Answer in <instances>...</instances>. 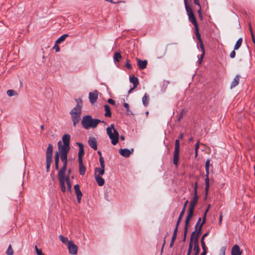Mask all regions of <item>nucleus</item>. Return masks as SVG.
Wrapping results in <instances>:
<instances>
[{"instance_id": "nucleus-1", "label": "nucleus", "mask_w": 255, "mask_h": 255, "mask_svg": "<svg viewBox=\"0 0 255 255\" xmlns=\"http://www.w3.org/2000/svg\"><path fill=\"white\" fill-rule=\"evenodd\" d=\"M59 153L57 151L55 155V169L58 170V179L59 181V186L61 192L65 193L66 191L65 183L67 186V191L71 192L72 185L70 182V178L68 176H65L67 164H63V166L59 169Z\"/></svg>"}, {"instance_id": "nucleus-2", "label": "nucleus", "mask_w": 255, "mask_h": 255, "mask_svg": "<svg viewBox=\"0 0 255 255\" xmlns=\"http://www.w3.org/2000/svg\"><path fill=\"white\" fill-rule=\"evenodd\" d=\"M70 134H65L62 136L63 145H62L61 141L58 142V149L60 152V158L63 164H67V154L70 149Z\"/></svg>"}, {"instance_id": "nucleus-3", "label": "nucleus", "mask_w": 255, "mask_h": 255, "mask_svg": "<svg viewBox=\"0 0 255 255\" xmlns=\"http://www.w3.org/2000/svg\"><path fill=\"white\" fill-rule=\"evenodd\" d=\"M77 104L70 112L73 126L76 127L79 124L82 114V101L81 99L76 100Z\"/></svg>"}, {"instance_id": "nucleus-4", "label": "nucleus", "mask_w": 255, "mask_h": 255, "mask_svg": "<svg viewBox=\"0 0 255 255\" xmlns=\"http://www.w3.org/2000/svg\"><path fill=\"white\" fill-rule=\"evenodd\" d=\"M100 123H104V121L99 119H93L90 115L84 116L81 121V124L85 129H88L90 128H96Z\"/></svg>"}, {"instance_id": "nucleus-5", "label": "nucleus", "mask_w": 255, "mask_h": 255, "mask_svg": "<svg viewBox=\"0 0 255 255\" xmlns=\"http://www.w3.org/2000/svg\"><path fill=\"white\" fill-rule=\"evenodd\" d=\"M205 222L206 213H204L202 222L200 224L199 226H198L197 228H195V231L192 233L190 238L191 241H193V242L199 243V239L202 233V227L203 225L205 224Z\"/></svg>"}, {"instance_id": "nucleus-6", "label": "nucleus", "mask_w": 255, "mask_h": 255, "mask_svg": "<svg viewBox=\"0 0 255 255\" xmlns=\"http://www.w3.org/2000/svg\"><path fill=\"white\" fill-rule=\"evenodd\" d=\"M186 11L188 16L189 20L194 25L195 27V32H199V29L198 24L194 14L193 12L192 7L186 6Z\"/></svg>"}, {"instance_id": "nucleus-7", "label": "nucleus", "mask_w": 255, "mask_h": 255, "mask_svg": "<svg viewBox=\"0 0 255 255\" xmlns=\"http://www.w3.org/2000/svg\"><path fill=\"white\" fill-rule=\"evenodd\" d=\"M107 133L109 138L111 139L112 144L114 145H116L119 140V134L118 131L116 129H114V131L113 132L109 128H107Z\"/></svg>"}, {"instance_id": "nucleus-8", "label": "nucleus", "mask_w": 255, "mask_h": 255, "mask_svg": "<svg viewBox=\"0 0 255 255\" xmlns=\"http://www.w3.org/2000/svg\"><path fill=\"white\" fill-rule=\"evenodd\" d=\"M180 151V141L179 139H176L175 142V148L173 153V164L177 166L179 160V155Z\"/></svg>"}, {"instance_id": "nucleus-9", "label": "nucleus", "mask_w": 255, "mask_h": 255, "mask_svg": "<svg viewBox=\"0 0 255 255\" xmlns=\"http://www.w3.org/2000/svg\"><path fill=\"white\" fill-rule=\"evenodd\" d=\"M197 188H198V183L196 182L195 183V187L194 188V196L192 200L191 201L189 208L194 209L198 203V196L197 195Z\"/></svg>"}, {"instance_id": "nucleus-10", "label": "nucleus", "mask_w": 255, "mask_h": 255, "mask_svg": "<svg viewBox=\"0 0 255 255\" xmlns=\"http://www.w3.org/2000/svg\"><path fill=\"white\" fill-rule=\"evenodd\" d=\"M99 161L101 166V168L96 167L95 169L94 176H100L103 175L105 173V161L103 157H100Z\"/></svg>"}, {"instance_id": "nucleus-11", "label": "nucleus", "mask_w": 255, "mask_h": 255, "mask_svg": "<svg viewBox=\"0 0 255 255\" xmlns=\"http://www.w3.org/2000/svg\"><path fill=\"white\" fill-rule=\"evenodd\" d=\"M209 166H210V160L208 159L206 160L205 163V169H206V178L205 179V190L206 192H208L210 184H209Z\"/></svg>"}, {"instance_id": "nucleus-12", "label": "nucleus", "mask_w": 255, "mask_h": 255, "mask_svg": "<svg viewBox=\"0 0 255 255\" xmlns=\"http://www.w3.org/2000/svg\"><path fill=\"white\" fill-rule=\"evenodd\" d=\"M69 253L71 255H76L78 252V247L75 245L71 241H70L68 245Z\"/></svg>"}, {"instance_id": "nucleus-13", "label": "nucleus", "mask_w": 255, "mask_h": 255, "mask_svg": "<svg viewBox=\"0 0 255 255\" xmlns=\"http://www.w3.org/2000/svg\"><path fill=\"white\" fill-rule=\"evenodd\" d=\"M133 152V149L130 150L128 148L121 149L119 150L120 154L125 157H128L130 154Z\"/></svg>"}, {"instance_id": "nucleus-14", "label": "nucleus", "mask_w": 255, "mask_h": 255, "mask_svg": "<svg viewBox=\"0 0 255 255\" xmlns=\"http://www.w3.org/2000/svg\"><path fill=\"white\" fill-rule=\"evenodd\" d=\"M74 188L75 191V194L77 196V201L80 203L83 196V194L80 189V186L79 184H76L74 186Z\"/></svg>"}, {"instance_id": "nucleus-15", "label": "nucleus", "mask_w": 255, "mask_h": 255, "mask_svg": "<svg viewBox=\"0 0 255 255\" xmlns=\"http://www.w3.org/2000/svg\"><path fill=\"white\" fill-rule=\"evenodd\" d=\"M98 92L95 91L93 92H90L89 94V100L92 104L95 103L98 99Z\"/></svg>"}, {"instance_id": "nucleus-16", "label": "nucleus", "mask_w": 255, "mask_h": 255, "mask_svg": "<svg viewBox=\"0 0 255 255\" xmlns=\"http://www.w3.org/2000/svg\"><path fill=\"white\" fill-rule=\"evenodd\" d=\"M88 144L91 148L94 150L97 149V142L95 137H90L88 140Z\"/></svg>"}, {"instance_id": "nucleus-17", "label": "nucleus", "mask_w": 255, "mask_h": 255, "mask_svg": "<svg viewBox=\"0 0 255 255\" xmlns=\"http://www.w3.org/2000/svg\"><path fill=\"white\" fill-rule=\"evenodd\" d=\"M242 251L240 250L238 245H234L231 250L232 255H242Z\"/></svg>"}, {"instance_id": "nucleus-18", "label": "nucleus", "mask_w": 255, "mask_h": 255, "mask_svg": "<svg viewBox=\"0 0 255 255\" xmlns=\"http://www.w3.org/2000/svg\"><path fill=\"white\" fill-rule=\"evenodd\" d=\"M53 147L52 144H49L47 147L46 156V159H52V153H53Z\"/></svg>"}, {"instance_id": "nucleus-19", "label": "nucleus", "mask_w": 255, "mask_h": 255, "mask_svg": "<svg viewBox=\"0 0 255 255\" xmlns=\"http://www.w3.org/2000/svg\"><path fill=\"white\" fill-rule=\"evenodd\" d=\"M194 211V209L189 208L188 215L186 218V220L185 221V226H189L190 220L193 216Z\"/></svg>"}, {"instance_id": "nucleus-20", "label": "nucleus", "mask_w": 255, "mask_h": 255, "mask_svg": "<svg viewBox=\"0 0 255 255\" xmlns=\"http://www.w3.org/2000/svg\"><path fill=\"white\" fill-rule=\"evenodd\" d=\"M137 65L140 69H144L146 67L147 61L146 60H141L137 58Z\"/></svg>"}, {"instance_id": "nucleus-21", "label": "nucleus", "mask_w": 255, "mask_h": 255, "mask_svg": "<svg viewBox=\"0 0 255 255\" xmlns=\"http://www.w3.org/2000/svg\"><path fill=\"white\" fill-rule=\"evenodd\" d=\"M188 203V201L187 200L185 202V203L184 204L183 209H182L181 212H180V215H179V216L178 217V220H177V221L178 222V223H180V222H181V221L182 220V217H183V215H184V214L185 213L186 208V206H187V205Z\"/></svg>"}, {"instance_id": "nucleus-22", "label": "nucleus", "mask_w": 255, "mask_h": 255, "mask_svg": "<svg viewBox=\"0 0 255 255\" xmlns=\"http://www.w3.org/2000/svg\"><path fill=\"white\" fill-rule=\"evenodd\" d=\"M129 81L130 82L132 83L133 84V89H135L137 87L139 82L138 79L136 77H135L134 76H130L129 77Z\"/></svg>"}, {"instance_id": "nucleus-23", "label": "nucleus", "mask_w": 255, "mask_h": 255, "mask_svg": "<svg viewBox=\"0 0 255 255\" xmlns=\"http://www.w3.org/2000/svg\"><path fill=\"white\" fill-rule=\"evenodd\" d=\"M239 81H240V76L239 75H237L235 76L233 81L231 83V86H230L231 89H232V88L235 87L236 86H237L239 84Z\"/></svg>"}, {"instance_id": "nucleus-24", "label": "nucleus", "mask_w": 255, "mask_h": 255, "mask_svg": "<svg viewBox=\"0 0 255 255\" xmlns=\"http://www.w3.org/2000/svg\"><path fill=\"white\" fill-rule=\"evenodd\" d=\"M195 35H196V37L197 38V39L198 40V41H199V42L200 43V47L202 51H205L204 46V44L203 43V41H202V40L201 39V35H200V34L199 33V31L195 32Z\"/></svg>"}, {"instance_id": "nucleus-25", "label": "nucleus", "mask_w": 255, "mask_h": 255, "mask_svg": "<svg viewBox=\"0 0 255 255\" xmlns=\"http://www.w3.org/2000/svg\"><path fill=\"white\" fill-rule=\"evenodd\" d=\"M95 180L100 186H102L105 184V180L100 176H94Z\"/></svg>"}, {"instance_id": "nucleus-26", "label": "nucleus", "mask_w": 255, "mask_h": 255, "mask_svg": "<svg viewBox=\"0 0 255 255\" xmlns=\"http://www.w3.org/2000/svg\"><path fill=\"white\" fill-rule=\"evenodd\" d=\"M104 108L106 112L105 114V116L106 117H111L112 113L111 111L110 107L108 105H105L104 106Z\"/></svg>"}, {"instance_id": "nucleus-27", "label": "nucleus", "mask_w": 255, "mask_h": 255, "mask_svg": "<svg viewBox=\"0 0 255 255\" xmlns=\"http://www.w3.org/2000/svg\"><path fill=\"white\" fill-rule=\"evenodd\" d=\"M77 144L79 147V150L78 152V156H83L84 154V145L80 142H77Z\"/></svg>"}, {"instance_id": "nucleus-28", "label": "nucleus", "mask_w": 255, "mask_h": 255, "mask_svg": "<svg viewBox=\"0 0 255 255\" xmlns=\"http://www.w3.org/2000/svg\"><path fill=\"white\" fill-rule=\"evenodd\" d=\"M142 104L144 106H147L149 104V98L147 94H145L142 99Z\"/></svg>"}, {"instance_id": "nucleus-29", "label": "nucleus", "mask_w": 255, "mask_h": 255, "mask_svg": "<svg viewBox=\"0 0 255 255\" xmlns=\"http://www.w3.org/2000/svg\"><path fill=\"white\" fill-rule=\"evenodd\" d=\"M194 244V251L195 252L194 255H198L200 252V248L199 245V243L198 242H193Z\"/></svg>"}, {"instance_id": "nucleus-30", "label": "nucleus", "mask_w": 255, "mask_h": 255, "mask_svg": "<svg viewBox=\"0 0 255 255\" xmlns=\"http://www.w3.org/2000/svg\"><path fill=\"white\" fill-rule=\"evenodd\" d=\"M68 36V34H65L61 35L56 41V44H60L63 41H64L66 37Z\"/></svg>"}, {"instance_id": "nucleus-31", "label": "nucleus", "mask_w": 255, "mask_h": 255, "mask_svg": "<svg viewBox=\"0 0 255 255\" xmlns=\"http://www.w3.org/2000/svg\"><path fill=\"white\" fill-rule=\"evenodd\" d=\"M243 42L242 38H240L236 42L234 50H238L241 46Z\"/></svg>"}, {"instance_id": "nucleus-32", "label": "nucleus", "mask_w": 255, "mask_h": 255, "mask_svg": "<svg viewBox=\"0 0 255 255\" xmlns=\"http://www.w3.org/2000/svg\"><path fill=\"white\" fill-rule=\"evenodd\" d=\"M121 58H122V55L120 52H116L114 54V60L115 61L119 62Z\"/></svg>"}, {"instance_id": "nucleus-33", "label": "nucleus", "mask_w": 255, "mask_h": 255, "mask_svg": "<svg viewBox=\"0 0 255 255\" xmlns=\"http://www.w3.org/2000/svg\"><path fill=\"white\" fill-rule=\"evenodd\" d=\"M124 107L127 110V113L126 114L127 115H133L132 112L129 110V105L127 103H125L124 104Z\"/></svg>"}, {"instance_id": "nucleus-34", "label": "nucleus", "mask_w": 255, "mask_h": 255, "mask_svg": "<svg viewBox=\"0 0 255 255\" xmlns=\"http://www.w3.org/2000/svg\"><path fill=\"white\" fill-rule=\"evenodd\" d=\"M59 238L63 244H66L67 243H68L69 244V242L70 241L68 240V239L67 238L64 237L62 235H59Z\"/></svg>"}, {"instance_id": "nucleus-35", "label": "nucleus", "mask_w": 255, "mask_h": 255, "mask_svg": "<svg viewBox=\"0 0 255 255\" xmlns=\"http://www.w3.org/2000/svg\"><path fill=\"white\" fill-rule=\"evenodd\" d=\"M85 171H86V168H85V166L84 165V164L80 165H79V173L81 175H83L85 173Z\"/></svg>"}, {"instance_id": "nucleus-36", "label": "nucleus", "mask_w": 255, "mask_h": 255, "mask_svg": "<svg viewBox=\"0 0 255 255\" xmlns=\"http://www.w3.org/2000/svg\"><path fill=\"white\" fill-rule=\"evenodd\" d=\"M193 245H194L193 241H191V240H190L189 245V248H188V252H187V255H191Z\"/></svg>"}, {"instance_id": "nucleus-37", "label": "nucleus", "mask_w": 255, "mask_h": 255, "mask_svg": "<svg viewBox=\"0 0 255 255\" xmlns=\"http://www.w3.org/2000/svg\"><path fill=\"white\" fill-rule=\"evenodd\" d=\"M46 171L49 172L52 159H46Z\"/></svg>"}, {"instance_id": "nucleus-38", "label": "nucleus", "mask_w": 255, "mask_h": 255, "mask_svg": "<svg viewBox=\"0 0 255 255\" xmlns=\"http://www.w3.org/2000/svg\"><path fill=\"white\" fill-rule=\"evenodd\" d=\"M201 246H202V249H203V252L202 253H204V254H206L207 253V247H206V244H205V243L204 241H202L201 242Z\"/></svg>"}, {"instance_id": "nucleus-39", "label": "nucleus", "mask_w": 255, "mask_h": 255, "mask_svg": "<svg viewBox=\"0 0 255 255\" xmlns=\"http://www.w3.org/2000/svg\"><path fill=\"white\" fill-rule=\"evenodd\" d=\"M6 254L7 255H13V251L11 247V245H9L6 251Z\"/></svg>"}, {"instance_id": "nucleus-40", "label": "nucleus", "mask_w": 255, "mask_h": 255, "mask_svg": "<svg viewBox=\"0 0 255 255\" xmlns=\"http://www.w3.org/2000/svg\"><path fill=\"white\" fill-rule=\"evenodd\" d=\"M16 93V92L13 90H8L7 91V94L9 97L15 95Z\"/></svg>"}, {"instance_id": "nucleus-41", "label": "nucleus", "mask_w": 255, "mask_h": 255, "mask_svg": "<svg viewBox=\"0 0 255 255\" xmlns=\"http://www.w3.org/2000/svg\"><path fill=\"white\" fill-rule=\"evenodd\" d=\"M188 226H185L184 231V239H183L184 241H185L186 238V236H187V234L188 232Z\"/></svg>"}, {"instance_id": "nucleus-42", "label": "nucleus", "mask_w": 255, "mask_h": 255, "mask_svg": "<svg viewBox=\"0 0 255 255\" xmlns=\"http://www.w3.org/2000/svg\"><path fill=\"white\" fill-rule=\"evenodd\" d=\"M126 67L128 69H131L132 68V66L129 63V60L128 59L126 60Z\"/></svg>"}, {"instance_id": "nucleus-43", "label": "nucleus", "mask_w": 255, "mask_h": 255, "mask_svg": "<svg viewBox=\"0 0 255 255\" xmlns=\"http://www.w3.org/2000/svg\"><path fill=\"white\" fill-rule=\"evenodd\" d=\"M179 224L180 223H178V222L177 221L175 228L174 230L173 234L177 235L178 228Z\"/></svg>"}, {"instance_id": "nucleus-44", "label": "nucleus", "mask_w": 255, "mask_h": 255, "mask_svg": "<svg viewBox=\"0 0 255 255\" xmlns=\"http://www.w3.org/2000/svg\"><path fill=\"white\" fill-rule=\"evenodd\" d=\"M197 12H198V15H199V17H200V18L201 19H203V15H202V13L201 6H200V7H199V9L198 10Z\"/></svg>"}, {"instance_id": "nucleus-45", "label": "nucleus", "mask_w": 255, "mask_h": 255, "mask_svg": "<svg viewBox=\"0 0 255 255\" xmlns=\"http://www.w3.org/2000/svg\"><path fill=\"white\" fill-rule=\"evenodd\" d=\"M235 50H234H234H233V51L231 52V53H230V58H234L235 57V56H236V52H235Z\"/></svg>"}, {"instance_id": "nucleus-46", "label": "nucleus", "mask_w": 255, "mask_h": 255, "mask_svg": "<svg viewBox=\"0 0 255 255\" xmlns=\"http://www.w3.org/2000/svg\"><path fill=\"white\" fill-rule=\"evenodd\" d=\"M222 219H223V213H222V212H221L220 214V217H219V225H221L222 224Z\"/></svg>"}, {"instance_id": "nucleus-47", "label": "nucleus", "mask_w": 255, "mask_h": 255, "mask_svg": "<svg viewBox=\"0 0 255 255\" xmlns=\"http://www.w3.org/2000/svg\"><path fill=\"white\" fill-rule=\"evenodd\" d=\"M58 44H56L55 42V44L53 47V48L55 49L56 52H58L60 51V48L59 46L57 45Z\"/></svg>"}, {"instance_id": "nucleus-48", "label": "nucleus", "mask_w": 255, "mask_h": 255, "mask_svg": "<svg viewBox=\"0 0 255 255\" xmlns=\"http://www.w3.org/2000/svg\"><path fill=\"white\" fill-rule=\"evenodd\" d=\"M208 234H209V232H207L206 233H205L202 237L201 238V242H202V241H204V239H205V238L207 236H208Z\"/></svg>"}, {"instance_id": "nucleus-49", "label": "nucleus", "mask_w": 255, "mask_h": 255, "mask_svg": "<svg viewBox=\"0 0 255 255\" xmlns=\"http://www.w3.org/2000/svg\"><path fill=\"white\" fill-rule=\"evenodd\" d=\"M108 102L109 103H110V104H111V105H114L115 104V101L114 100L112 99H109L108 100Z\"/></svg>"}, {"instance_id": "nucleus-50", "label": "nucleus", "mask_w": 255, "mask_h": 255, "mask_svg": "<svg viewBox=\"0 0 255 255\" xmlns=\"http://www.w3.org/2000/svg\"><path fill=\"white\" fill-rule=\"evenodd\" d=\"M82 157L83 156H78V161L80 165H83V161H82Z\"/></svg>"}, {"instance_id": "nucleus-51", "label": "nucleus", "mask_w": 255, "mask_h": 255, "mask_svg": "<svg viewBox=\"0 0 255 255\" xmlns=\"http://www.w3.org/2000/svg\"><path fill=\"white\" fill-rule=\"evenodd\" d=\"M199 144H200L199 141H198L196 143V144L195 145V150H198V149L199 148Z\"/></svg>"}, {"instance_id": "nucleus-52", "label": "nucleus", "mask_w": 255, "mask_h": 255, "mask_svg": "<svg viewBox=\"0 0 255 255\" xmlns=\"http://www.w3.org/2000/svg\"><path fill=\"white\" fill-rule=\"evenodd\" d=\"M107 128H109L111 131H112L113 130V131H114V129H116L115 128V127H114V124H112L111 125V126L109 127H108Z\"/></svg>"}, {"instance_id": "nucleus-53", "label": "nucleus", "mask_w": 255, "mask_h": 255, "mask_svg": "<svg viewBox=\"0 0 255 255\" xmlns=\"http://www.w3.org/2000/svg\"><path fill=\"white\" fill-rule=\"evenodd\" d=\"M194 3L200 7L201 5L200 3L199 0H194Z\"/></svg>"}, {"instance_id": "nucleus-54", "label": "nucleus", "mask_w": 255, "mask_h": 255, "mask_svg": "<svg viewBox=\"0 0 255 255\" xmlns=\"http://www.w3.org/2000/svg\"><path fill=\"white\" fill-rule=\"evenodd\" d=\"M201 221V218L200 217L198 219V220L197 223H196V224L195 225V228H197L198 227V226H199V224H200Z\"/></svg>"}, {"instance_id": "nucleus-55", "label": "nucleus", "mask_w": 255, "mask_h": 255, "mask_svg": "<svg viewBox=\"0 0 255 255\" xmlns=\"http://www.w3.org/2000/svg\"><path fill=\"white\" fill-rule=\"evenodd\" d=\"M36 254L37 255H44L41 250H37Z\"/></svg>"}, {"instance_id": "nucleus-56", "label": "nucleus", "mask_w": 255, "mask_h": 255, "mask_svg": "<svg viewBox=\"0 0 255 255\" xmlns=\"http://www.w3.org/2000/svg\"><path fill=\"white\" fill-rule=\"evenodd\" d=\"M177 237V235L173 234L171 240L174 241L176 240Z\"/></svg>"}, {"instance_id": "nucleus-57", "label": "nucleus", "mask_w": 255, "mask_h": 255, "mask_svg": "<svg viewBox=\"0 0 255 255\" xmlns=\"http://www.w3.org/2000/svg\"><path fill=\"white\" fill-rule=\"evenodd\" d=\"M184 4H185V8L186 9V6L187 7H190V6H189L188 4H187V0H184Z\"/></svg>"}, {"instance_id": "nucleus-58", "label": "nucleus", "mask_w": 255, "mask_h": 255, "mask_svg": "<svg viewBox=\"0 0 255 255\" xmlns=\"http://www.w3.org/2000/svg\"><path fill=\"white\" fill-rule=\"evenodd\" d=\"M174 241H173V240H171L170 241V247H172L174 244Z\"/></svg>"}, {"instance_id": "nucleus-59", "label": "nucleus", "mask_w": 255, "mask_h": 255, "mask_svg": "<svg viewBox=\"0 0 255 255\" xmlns=\"http://www.w3.org/2000/svg\"><path fill=\"white\" fill-rule=\"evenodd\" d=\"M184 137V134L183 133H180L179 135V138L183 139Z\"/></svg>"}, {"instance_id": "nucleus-60", "label": "nucleus", "mask_w": 255, "mask_h": 255, "mask_svg": "<svg viewBox=\"0 0 255 255\" xmlns=\"http://www.w3.org/2000/svg\"><path fill=\"white\" fill-rule=\"evenodd\" d=\"M205 51H202V55L200 56V58L201 59H203V57H204V56L205 55Z\"/></svg>"}, {"instance_id": "nucleus-61", "label": "nucleus", "mask_w": 255, "mask_h": 255, "mask_svg": "<svg viewBox=\"0 0 255 255\" xmlns=\"http://www.w3.org/2000/svg\"><path fill=\"white\" fill-rule=\"evenodd\" d=\"M71 171H72L71 169H69L68 170V175L67 176H68L69 177V175L71 173Z\"/></svg>"}, {"instance_id": "nucleus-62", "label": "nucleus", "mask_w": 255, "mask_h": 255, "mask_svg": "<svg viewBox=\"0 0 255 255\" xmlns=\"http://www.w3.org/2000/svg\"><path fill=\"white\" fill-rule=\"evenodd\" d=\"M185 113V112H184V110H182V112H181V115L179 119V120H180V119L182 117V115L183 114H184Z\"/></svg>"}, {"instance_id": "nucleus-63", "label": "nucleus", "mask_w": 255, "mask_h": 255, "mask_svg": "<svg viewBox=\"0 0 255 255\" xmlns=\"http://www.w3.org/2000/svg\"><path fill=\"white\" fill-rule=\"evenodd\" d=\"M202 60H203V59H201V58H200L198 59V62L199 64H201V63H202Z\"/></svg>"}, {"instance_id": "nucleus-64", "label": "nucleus", "mask_w": 255, "mask_h": 255, "mask_svg": "<svg viewBox=\"0 0 255 255\" xmlns=\"http://www.w3.org/2000/svg\"><path fill=\"white\" fill-rule=\"evenodd\" d=\"M120 138H121V140H125V137H124V136H123V135H121V136H120Z\"/></svg>"}]
</instances>
